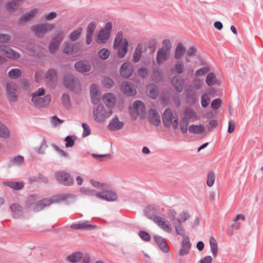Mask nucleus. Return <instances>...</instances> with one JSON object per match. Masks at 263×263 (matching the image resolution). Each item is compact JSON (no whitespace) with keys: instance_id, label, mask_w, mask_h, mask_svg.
Segmentation results:
<instances>
[{"instance_id":"nucleus-1","label":"nucleus","mask_w":263,"mask_h":263,"mask_svg":"<svg viewBox=\"0 0 263 263\" xmlns=\"http://www.w3.org/2000/svg\"><path fill=\"white\" fill-rule=\"evenodd\" d=\"M128 43L126 39L123 38L122 34L119 32L115 38L114 46L118 49V55L120 58L125 57L128 51Z\"/></svg>"},{"instance_id":"nucleus-2","label":"nucleus","mask_w":263,"mask_h":263,"mask_svg":"<svg viewBox=\"0 0 263 263\" xmlns=\"http://www.w3.org/2000/svg\"><path fill=\"white\" fill-rule=\"evenodd\" d=\"M45 93L44 89L43 88H40L37 92L32 93L31 101L33 104L36 106L43 107L48 105L51 101V96L50 95H46L43 98L40 96H43Z\"/></svg>"},{"instance_id":"nucleus-3","label":"nucleus","mask_w":263,"mask_h":263,"mask_svg":"<svg viewBox=\"0 0 263 263\" xmlns=\"http://www.w3.org/2000/svg\"><path fill=\"white\" fill-rule=\"evenodd\" d=\"M112 114L110 109L106 110L104 106L99 104L95 107L93 109V116L95 120L99 123H102L110 117Z\"/></svg>"},{"instance_id":"nucleus-4","label":"nucleus","mask_w":263,"mask_h":263,"mask_svg":"<svg viewBox=\"0 0 263 263\" xmlns=\"http://www.w3.org/2000/svg\"><path fill=\"white\" fill-rule=\"evenodd\" d=\"M129 112L132 118L134 120L137 119L138 117L141 119H144L146 113L145 106L142 101H136L130 107Z\"/></svg>"},{"instance_id":"nucleus-5","label":"nucleus","mask_w":263,"mask_h":263,"mask_svg":"<svg viewBox=\"0 0 263 263\" xmlns=\"http://www.w3.org/2000/svg\"><path fill=\"white\" fill-rule=\"evenodd\" d=\"M64 199V197L63 195H55L50 198H45L37 201L32 205L31 208L34 211L37 212L46 206H48L53 203L59 202Z\"/></svg>"},{"instance_id":"nucleus-6","label":"nucleus","mask_w":263,"mask_h":263,"mask_svg":"<svg viewBox=\"0 0 263 263\" xmlns=\"http://www.w3.org/2000/svg\"><path fill=\"white\" fill-rule=\"evenodd\" d=\"M162 120L166 127H172L174 129H177L178 126L177 115L170 109H166L164 112Z\"/></svg>"},{"instance_id":"nucleus-7","label":"nucleus","mask_w":263,"mask_h":263,"mask_svg":"<svg viewBox=\"0 0 263 263\" xmlns=\"http://www.w3.org/2000/svg\"><path fill=\"white\" fill-rule=\"evenodd\" d=\"M64 84L65 86L70 90L79 93L82 90L81 84L78 78L73 76L68 75L65 78Z\"/></svg>"},{"instance_id":"nucleus-8","label":"nucleus","mask_w":263,"mask_h":263,"mask_svg":"<svg viewBox=\"0 0 263 263\" xmlns=\"http://www.w3.org/2000/svg\"><path fill=\"white\" fill-rule=\"evenodd\" d=\"M54 28V25L52 24H39L31 27L36 36L42 37L47 32L51 31Z\"/></svg>"},{"instance_id":"nucleus-9","label":"nucleus","mask_w":263,"mask_h":263,"mask_svg":"<svg viewBox=\"0 0 263 263\" xmlns=\"http://www.w3.org/2000/svg\"><path fill=\"white\" fill-rule=\"evenodd\" d=\"M0 52L3 55L11 60H17L21 58L20 53L12 49L8 45H0Z\"/></svg>"},{"instance_id":"nucleus-10","label":"nucleus","mask_w":263,"mask_h":263,"mask_svg":"<svg viewBox=\"0 0 263 263\" xmlns=\"http://www.w3.org/2000/svg\"><path fill=\"white\" fill-rule=\"evenodd\" d=\"M64 35L65 32L61 30L54 36L49 46V50L51 53H54L57 51Z\"/></svg>"},{"instance_id":"nucleus-11","label":"nucleus","mask_w":263,"mask_h":263,"mask_svg":"<svg viewBox=\"0 0 263 263\" xmlns=\"http://www.w3.org/2000/svg\"><path fill=\"white\" fill-rule=\"evenodd\" d=\"M55 177L60 183L64 185H70L73 182L71 176L66 172H57L55 173Z\"/></svg>"},{"instance_id":"nucleus-12","label":"nucleus","mask_w":263,"mask_h":263,"mask_svg":"<svg viewBox=\"0 0 263 263\" xmlns=\"http://www.w3.org/2000/svg\"><path fill=\"white\" fill-rule=\"evenodd\" d=\"M6 91L7 97L11 102H15L17 100L18 92L15 84L12 82L7 83Z\"/></svg>"},{"instance_id":"nucleus-13","label":"nucleus","mask_w":263,"mask_h":263,"mask_svg":"<svg viewBox=\"0 0 263 263\" xmlns=\"http://www.w3.org/2000/svg\"><path fill=\"white\" fill-rule=\"evenodd\" d=\"M122 91L128 96H133L137 93L135 85L128 81H123L121 85Z\"/></svg>"},{"instance_id":"nucleus-14","label":"nucleus","mask_w":263,"mask_h":263,"mask_svg":"<svg viewBox=\"0 0 263 263\" xmlns=\"http://www.w3.org/2000/svg\"><path fill=\"white\" fill-rule=\"evenodd\" d=\"M82 48V45L78 43L75 45L70 42H65L63 46V51L67 54L77 53Z\"/></svg>"},{"instance_id":"nucleus-15","label":"nucleus","mask_w":263,"mask_h":263,"mask_svg":"<svg viewBox=\"0 0 263 263\" xmlns=\"http://www.w3.org/2000/svg\"><path fill=\"white\" fill-rule=\"evenodd\" d=\"M134 69L135 67L132 63L126 62L122 65L120 72L123 77L128 78L133 74Z\"/></svg>"},{"instance_id":"nucleus-16","label":"nucleus","mask_w":263,"mask_h":263,"mask_svg":"<svg viewBox=\"0 0 263 263\" xmlns=\"http://www.w3.org/2000/svg\"><path fill=\"white\" fill-rule=\"evenodd\" d=\"M102 101L108 109L111 110L116 103V98L115 95L111 92L106 93L102 97Z\"/></svg>"},{"instance_id":"nucleus-17","label":"nucleus","mask_w":263,"mask_h":263,"mask_svg":"<svg viewBox=\"0 0 263 263\" xmlns=\"http://www.w3.org/2000/svg\"><path fill=\"white\" fill-rule=\"evenodd\" d=\"M90 95L91 102L94 104H97L100 100V90L99 86L92 84L90 87Z\"/></svg>"},{"instance_id":"nucleus-18","label":"nucleus","mask_w":263,"mask_h":263,"mask_svg":"<svg viewBox=\"0 0 263 263\" xmlns=\"http://www.w3.org/2000/svg\"><path fill=\"white\" fill-rule=\"evenodd\" d=\"M112 27V23L111 22H108L104 29L100 31L98 35V39L102 42H105L110 35Z\"/></svg>"},{"instance_id":"nucleus-19","label":"nucleus","mask_w":263,"mask_h":263,"mask_svg":"<svg viewBox=\"0 0 263 263\" xmlns=\"http://www.w3.org/2000/svg\"><path fill=\"white\" fill-rule=\"evenodd\" d=\"M147 119L152 124L156 126H159L161 123L159 115L154 109H151L148 110Z\"/></svg>"},{"instance_id":"nucleus-20","label":"nucleus","mask_w":263,"mask_h":263,"mask_svg":"<svg viewBox=\"0 0 263 263\" xmlns=\"http://www.w3.org/2000/svg\"><path fill=\"white\" fill-rule=\"evenodd\" d=\"M39 12V10L36 8L30 10L28 13L23 15L18 21V24L22 25L24 22H29L33 20Z\"/></svg>"},{"instance_id":"nucleus-21","label":"nucleus","mask_w":263,"mask_h":263,"mask_svg":"<svg viewBox=\"0 0 263 263\" xmlns=\"http://www.w3.org/2000/svg\"><path fill=\"white\" fill-rule=\"evenodd\" d=\"M192 244L188 236H184L181 242V248L179 251L180 256H184L188 254L191 247Z\"/></svg>"},{"instance_id":"nucleus-22","label":"nucleus","mask_w":263,"mask_h":263,"mask_svg":"<svg viewBox=\"0 0 263 263\" xmlns=\"http://www.w3.org/2000/svg\"><path fill=\"white\" fill-rule=\"evenodd\" d=\"M71 228L74 229L90 230L96 229L97 226L90 223L88 221H80L77 223L72 224Z\"/></svg>"},{"instance_id":"nucleus-23","label":"nucleus","mask_w":263,"mask_h":263,"mask_svg":"<svg viewBox=\"0 0 263 263\" xmlns=\"http://www.w3.org/2000/svg\"><path fill=\"white\" fill-rule=\"evenodd\" d=\"M154 221L158 224V226L167 233H171L172 231V228L170 222L164 218L157 217L154 219Z\"/></svg>"},{"instance_id":"nucleus-24","label":"nucleus","mask_w":263,"mask_h":263,"mask_svg":"<svg viewBox=\"0 0 263 263\" xmlns=\"http://www.w3.org/2000/svg\"><path fill=\"white\" fill-rule=\"evenodd\" d=\"M123 126L124 123L120 121L117 117H115L110 121L108 128L111 131H117L122 128Z\"/></svg>"},{"instance_id":"nucleus-25","label":"nucleus","mask_w":263,"mask_h":263,"mask_svg":"<svg viewBox=\"0 0 263 263\" xmlns=\"http://www.w3.org/2000/svg\"><path fill=\"white\" fill-rule=\"evenodd\" d=\"M170 52L165 50L164 49H159L157 51L156 57L157 63L160 65L164 61L168 60L170 58Z\"/></svg>"},{"instance_id":"nucleus-26","label":"nucleus","mask_w":263,"mask_h":263,"mask_svg":"<svg viewBox=\"0 0 263 263\" xmlns=\"http://www.w3.org/2000/svg\"><path fill=\"white\" fill-rule=\"evenodd\" d=\"M76 69L82 72H88L90 70V65L86 61H81L75 64Z\"/></svg>"},{"instance_id":"nucleus-27","label":"nucleus","mask_w":263,"mask_h":263,"mask_svg":"<svg viewBox=\"0 0 263 263\" xmlns=\"http://www.w3.org/2000/svg\"><path fill=\"white\" fill-rule=\"evenodd\" d=\"M154 239L159 248L163 252H167L168 251L169 249L164 238L159 235H155L154 236Z\"/></svg>"},{"instance_id":"nucleus-28","label":"nucleus","mask_w":263,"mask_h":263,"mask_svg":"<svg viewBox=\"0 0 263 263\" xmlns=\"http://www.w3.org/2000/svg\"><path fill=\"white\" fill-rule=\"evenodd\" d=\"M24 0H12L9 2L6 6V10L9 12H12L16 10Z\"/></svg>"},{"instance_id":"nucleus-29","label":"nucleus","mask_w":263,"mask_h":263,"mask_svg":"<svg viewBox=\"0 0 263 263\" xmlns=\"http://www.w3.org/2000/svg\"><path fill=\"white\" fill-rule=\"evenodd\" d=\"M172 82L177 91L181 92L182 91L184 83L182 79L174 77L172 79Z\"/></svg>"},{"instance_id":"nucleus-30","label":"nucleus","mask_w":263,"mask_h":263,"mask_svg":"<svg viewBox=\"0 0 263 263\" xmlns=\"http://www.w3.org/2000/svg\"><path fill=\"white\" fill-rule=\"evenodd\" d=\"M45 81L48 83L53 82L57 79V73L54 69H49L45 74Z\"/></svg>"},{"instance_id":"nucleus-31","label":"nucleus","mask_w":263,"mask_h":263,"mask_svg":"<svg viewBox=\"0 0 263 263\" xmlns=\"http://www.w3.org/2000/svg\"><path fill=\"white\" fill-rule=\"evenodd\" d=\"M185 49L182 43H179L177 44L175 51L174 57L177 60L180 59L184 54Z\"/></svg>"},{"instance_id":"nucleus-32","label":"nucleus","mask_w":263,"mask_h":263,"mask_svg":"<svg viewBox=\"0 0 263 263\" xmlns=\"http://www.w3.org/2000/svg\"><path fill=\"white\" fill-rule=\"evenodd\" d=\"M83 257V254L81 252H74L67 257V259L70 262H78Z\"/></svg>"},{"instance_id":"nucleus-33","label":"nucleus","mask_w":263,"mask_h":263,"mask_svg":"<svg viewBox=\"0 0 263 263\" xmlns=\"http://www.w3.org/2000/svg\"><path fill=\"white\" fill-rule=\"evenodd\" d=\"M204 127L201 124L198 125H192L189 127V130L190 133L196 134H201L204 132Z\"/></svg>"},{"instance_id":"nucleus-34","label":"nucleus","mask_w":263,"mask_h":263,"mask_svg":"<svg viewBox=\"0 0 263 263\" xmlns=\"http://www.w3.org/2000/svg\"><path fill=\"white\" fill-rule=\"evenodd\" d=\"M23 208L18 204H13L11 206V211L15 218H18L23 214Z\"/></svg>"},{"instance_id":"nucleus-35","label":"nucleus","mask_w":263,"mask_h":263,"mask_svg":"<svg viewBox=\"0 0 263 263\" xmlns=\"http://www.w3.org/2000/svg\"><path fill=\"white\" fill-rule=\"evenodd\" d=\"M163 76L162 71L160 68H155L151 75L153 80L156 82H159L162 79Z\"/></svg>"},{"instance_id":"nucleus-36","label":"nucleus","mask_w":263,"mask_h":263,"mask_svg":"<svg viewBox=\"0 0 263 263\" xmlns=\"http://www.w3.org/2000/svg\"><path fill=\"white\" fill-rule=\"evenodd\" d=\"M4 184L6 186H9L10 187L15 190H21L24 187V184L21 182H5Z\"/></svg>"},{"instance_id":"nucleus-37","label":"nucleus","mask_w":263,"mask_h":263,"mask_svg":"<svg viewBox=\"0 0 263 263\" xmlns=\"http://www.w3.org/2000/svg\"><path fill=\"white\" fill-rule=\"evenodd\" d=\"M209 242L212 254L214 256H216L218 252V246L216 239L214 237H211L209 239Z\"/></svg>"},{"instance_id":"nucleus-38","label":"nucleus","mask_w":263,"mask_h":263,"mask_svg":"<svg viewBox=\"0 0 263 263\" xmlns=\"http://www.w3.org/2000/svg\"><path fill=\"white\" fill-rule=\"evenodd\" d=\"M190 216L189 213L186 211H183L179 213V216L176 218V222L181 223L189 219Z\"/></svg>"},{"instance_id":"nucleus-39","label":"nucleus","mask_w":263,"mask_h":263,"mask_svg":"<svg viewBox=\"0 0 263 263\" xmlns=\"http://www.w3.org/2000/svg\"><path fill=\"white\" fill-rule=\"evenodd\" d=\"M183 118L188 121L189 120H195L197 117L196 113L193 110L187 109L184 112V117Z\"/></svg>"},{"instance_id":"nucleus-40","label":"nucleus","mask_w":263,"mask_h":263,"mask_svg":"<svg viewBox=\"0 0 263 263\" xmlns=\"http://www.w3.org/2000/svg\"><path fill=\"white\" fill-rule=\"evenodd\" d=\"M217 79L215 74L213 72H211L208 74L205 79L206 83L209 86H212L214 85L216 82Z\"/></svg>"},{"instance_id":"nucleus-41","label":"nucleus","mask_w":263,"mask_h":263,"mask_svg":"<svg viewBox=\"0 0 263 263\" xmlns=\"http://www.w3.org/2000/svg\"><path fill=\"white\" fill-rule=\"evenodd\" d=\"M117 195L116 193L112 191L104 192V200L110 201H114L117 199Z\"/></svg>"},{"instance_id":"nucleus-42","label":"nucleus","mask_w":263,"mask_h":263,"mask_svg":"<svg viewBox=\"0 0 263 263\" xmlns=\"http://www.w3.org/2000/svg\"><path fill=\"white\" fill-rule=\"evenodd\" d=\"M10 133L8 128L0 122V137L7 138L9 136Z\"/></svg>"},{"instance_id":"nucleus-43","label":"nucleus","mask_w":263,"mask_h":263,"mask_svg":"<svg viewBox=\"0 0 263 263\" xmlns=\"http://www.w3.org/2000/svg\"><path fill=\"white\" fill-rule=\"evenodd\" d=\"M147 95L152 99L156 98L158 95V91L157 88L154 86H149L148 88Z\"/></svg>"},{"instance_id":"nucleus-44","label":"nucleus","mask_w":263,"mask_h":263,"mask_svg":"<svg viewBox=\"0 0 263 263\" xmlns=\"http://www.w3.org/2000/svg\"><path fill=\"white\" fill-rule=\"evenodd\" d=\"M197 51V49L194 46L191 47L186 52V57L185 58L186 61L187 62H191L190 57H193L195 55V53Z\"/></svg>"},{"instance_id":"nucleus-45","label":"nucleus","mask_w":263,"mask_h":263,"mask_svg":"<svg viewBox=\"0 0 263 263\" xmlns=\"http://www.w3.org/2000/svg\"><path fill=\"white\" fill-rule=\"evenodd\" d=\"M102 84L107 88H111L114 85L113 80L107 77H104L102 80Z\"/></svg>"},{"instance_id":"nucleus-46","label":"nucleus","mask_w":263,"mask_h":263,"mask_svg":"<svg viewBox=\"0 0 263 263\" xmlns=\"http://www.w3.org/2000/svg\"><path fill=\"white\" fill-rule=\"evenodd\" d=\"M83 31L82 27L79 28L78 29L74 30L70 34V39L72 41L77 40L81 35Z\"/></svg>"},{"instance_id":"nucleus-47","label":"nucleus","mask_w":263,"mask_h":263,"mask_svg":"<svg viewBox=\"0 0 263 263\" xmlns=\"http://www.w3.org/2000/svg\"><path fill=\"white\" fill-rule=\"evenodd\" d=\"M8 74L10 78L16 79L21 75L22 71L20 69L14 68L11 69Z\"/></svg>"},{"instance_id":"nucleus-48","label":"nucleus","mask_w":263,"mask_h":263,"mask_svg":"<svg viewBox=\"0 0 263 263\" xmlns=\"http://www.w3.org/2000/svg\"><path fill=\"white\" fill-rule=\"evenodd\" d=\"M174 224L175 226L177 234L184 236L185 230L183 227H182L181 223H177L175 221Z\"/></svg>"},{"instance_id":"nucleus-49","label":"nucleus","mask_w":263,"mask_h":263,"mask_svg":"<svg viewBox=\"0 0 263 263\" xmlns=\"http://www.w3.org/2000/svg\"><path fill=\"white\" fill-rule=\"evenodd\" d=\"M210 102V99L209 96V95L206 93H204L202 95L201 97V105L203 107L205 108L206 107Z\"/></svg>"},{"instance_id":"nucleus-50","label":"nucleus","mask_w":263,"mask_h":263,"mask_svg":"<svg viewBox=\"0 0 263 263\" xmlns=\"http://www.w3.org/2000/svg\"><path fill=\"white\" fill-rule=\"evenodd\" d=\"M215 180V175L214 173L212 172H210L208 175V179L206 181L207 185L210 187L213 186Z\"/></svg>"},{"instance_id":"nucleus-51","label":"nucleus","mask_w":263,"mask_h":263,"mask_svg":"<svg viewBox=\"0 0 263 263\" xmlns=\"http://www.w3.org/2000/svg\"><path fill=\"white\" fill-rule=\"evenodd\" d=\"M148 69L145 67H141L137 69V74L141 78H144L148 74Z\"/></svg>"},{"instance_id":"nucleus-52","label":"nucleus","mask_w":263,"mask_h":263,"mask_svg":"<svg viewBox=\"0 0 263 263\" xmlns=\"http://www.w3.org/2000/svg\"><path fill=\"white\" fill-rule=\"evenodd\" d=\"M98 54L102 59L106 60L109 57L110 51L107 49L103 48L99 52Z\"/></svg>"},{"instance_id":"nucleus-53","label":"nucleus","mask_w":263,"mask_h":263,"mask_svg":"<svg viewBox=\"0 0 263 263\" xmlns=\"http://www.w3.org/2000/svg\"><path fill=\"white\" fill-rule=\"evenodd\" d=\"M62 102L64 106L67 108L70 107V99L67 94H63L62 96Z\"/></svg>"},{"instance_id":"nucleus-54","label":"nucleus","mask_w":263,"mask_h":263,"mask_svg":"<svg viewBox=\"0 0 263 263\" xmlns=\"http://www.w3.org/2000/svg\"><path fill=\"white\" fill-rule=\"evenodd\" d=\"M80 191L82 194L86 196H93L95 193V191L86 187L81 188Z\"/></svg>"},{"instance_id":"nucleus-55","label":"nucleus","mask_w":263,"mask_h":263,"mask_svg":"<svg viewBox=\"0 0 263 263\" xmlns=\"http://www.w3.org/2000/svg\"><path fill=\"white\" fill-rule=\"evenodd\" d=\"M141 48L138 47L134 53L133 55V61L135 62H138L139 61L140 58H141Z\"/></svg>"},{"instance_id":"nucleus-56","label":"nucleus","mask_w":263,"mask_h":263,"mask_svg":"<svg viewBox=\"0 0 263 263\" xmlns=\"http://www.w3.org/2000/svg\"><path fill=\"white\" fill-rule=\"evenodd\" d=\"M188 121L182 118L180 121V128L182 133L185 134L187 131Z\"/></svg>"},{"instance_id":"nucleus-57","label":"nucleus","mask_w":263,"mask_h":263,"mask_svg":"<svg viewBox=\"0 0 263 263\" xmlns=\"http://www.w3.org/2000/svg\"><path fill=\"white\" fill-rule=\"evenodd\" d=\"M96 27V23L95 22L90 23L87 28V34L93 35Z\"/></svg>"},{"instance_id":"nucleus-58","label":"nucleus","mask_w":263,"mask_h":263,"mask_svg":"<svg viewBox=\"0 0 263 263\" xmlns=\"http://www.w3.org/2000/svg\"><path fill=\"white\" fill-rule=\"evenodd\" d=\"M65 146L66 147H71L74 144V140L73 139L72 137L68 136L66 137L65 139Z\"/></svg>"},{"instance_id":"nucleus-59","label":"nucleus","mask_w":263,"mask_h":263,"mask_svg":"<svg viewBox=\"0 0 263 263\" xmlns=\"http://www.w3.org/2000/svg\"><path fill=\"white\" fill-rule=\"evenodd\" d=\"M168 215L170 219L174 223L175 221H176L177 216V212L174 209H170L168 212Z\"/></svg>"},{"instance_id":"nucleus-60","label":"nucleus","mask_w":263,"mask_h":263,"mask_svg":"<svg viewBox=\"0 0 263 263\" xmlns=\"http://www.w3.org/2000/svg\"><path fill=\"white\" fill-rule=\"evenodd\" d=\"M210 70L209 68L204 67L198 69L195 72V76L197 77L201 76L206 73Z\"/></svg>"},{"instance_id":"nucleus-61","label":"nucleus","mask_w":263,"mask_h":263,"mask_svg":"<svg viewBox=\"0 0 263 263\" xmlns=\"http://www.w3.org/2000/svg\"><path fill=\"white\" fill-rule=\"evenodd\" d=\"M175 70L178 73H182L184 70V65L180 62H178L175 65Z\"/></svg>"},{"instance_id":"nucleus-62","label":"nucleus","mask_w":263,"mask_h":263,"mask_svg":"<svg viewBox=\"0 0 263 263\" xmlns=\"http://www.w3.org/2000/svg\"><path fill=\"white\" fill-rule=\"evenodd\" d=\"M163 46L161 49H164L165 50L171 52V43L169 40L165 39L163 41Z\"/></svg>"},{"instance_id":"nucleus-63","label":"nucleus","mask_w":263,"mask_h":263,"mask_svg":"<svg viewBox=\"0 0 263 263\" xmlns=\"http://www.w3.org/2000/svg\"><path fill=\"white\" fill-rule=\"evenodd\" d=\"M221 104V100L220 99H216L213 100L211 103V106L214 109H217Z\"/></svg>"},{"instance_id":"nucleus-64","label":"nucleus","mask_w":263,"mask_h":263,"mask_svg":"<svg viewBox=\"0 0 263 263\" xmlns=\"http://www.w3.org/2000/svg\"><path fill=\"white\" fill-rule=\"evenodd\" d=\"M11 36L8 34L0 33V43H6L9 42Z\"/></svg>"}]
</instances>
